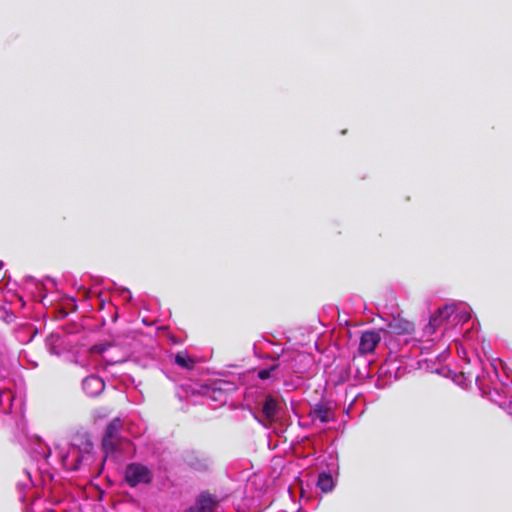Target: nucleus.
<instances>
[{
  "mask_svg": "<svg viewBox=\"0 0 512 512\" xmlns=\"http://www.w3.org/2000/svg\"><path fill=\"white\" fill-rule=\"evenodd\" d=\"M444 306L437 309L432 314L428 324L423 330V337L427 341H433L438 336L444 335L449 329H452L451 322L443 315Z\"/></svg>",
  "mask_w": 512,
  "mask_h": 512,
  "instance_id": "f257e3e1",
  "label": "nucleus"
},
{
  "mask_svg": "<svg viewBox=\"0 0 512 512\" xmlns=\"http://www.w3.org/2000/svg\"><path fill=\"white\" fill-rule=\"evenodd\" d=\"M153 479L152 471L140 463H131L125 469V480L131 487L148 484Z\"/></svg>",
  "mask_w": 512,
  "mask_h": 512,
  "instance_id": "f03ea898",
  "label": "nucleus"
},
{
  "mask_svg": "<svg viewBox=\"0 0 512 512\" xmlns=\"http://www.w3.org/2000/svg\"><path fill=\"white\" fill-rule=\"evenodd\" d=\"M280 409V402L274 397L268 395L265 397L262 403L261 415H255V418L264 427H268L270 424H272L274 421L278 419Z\"/></svg>",
  "mask_w": 512,
  "mask_h": 512,
  "instance_id": "7ed1b4c3",
  "label": "nucleus"
},
{
  "mask_svg": "<svg viewBox=\"0 0 512 512\" xmlns=\"http://www.w3.org/2000/svg\"><path fill=\"white\" fill-rule=\"evenodd\" d=\"M442 313L451 322L452 328L462 325L470 319L469 307L463 303L446 304Z\"/></svg>",
  "mask_w": 512,
  "mask_h": 512,
  "instance_id": "20e7f679",
  "label": "nucleus"
},
{
  "mask_svg": "<svg viewBox=\"0 0 512 512\" xmlns=\"http://www.w3.org/2000/svg\"><path fill=\"white\" fill-rule=\"evenodd\" d=\"M122 421L120 419L112 420L105 431V435L103 437L102 445L106 453L114 452L118 450L117 444L119 442L118 433L122 428Z\"/></svg>",
  "mask_w": 512,
  "mask_h": 512,
  "instance_id": "39448f33",
  "label": "nucleus"
},
{
  "mask_svg": "<svg viewBox=\"0 0 512 512\" xmlns=\"http://www.w3.org/2000/svg\"><path fill=\"white\" fill-rule=\"evenodd\" d=\"M381 336L377 331H365L360 337L359 353L369 354L372 353L375 347L379 344Z\"/></svg>",
  "mask_w": 512,
  "mask_h": 512,
  "instance_id": "423d86ee",
  "label": "nucleus"
},
{
  "mask_svg": "<svg viewBox=\"0 0 512 512\" xmlns=\"http://www.w3.org/2000/svg\"><path fill=\"white\" fill-rule=\"evenodd\" d=\"M84 392L91 397L99 395L105 387L104 381L98 376H88L82 382Z\"/></svg>",
  "mask_w": 512,
  "mask_h": 512,
  "instance_id": "0eeeda50",
  "label": "nucleus"
},
{
  "mask_svg": "<svg viewBox=\"0 0 512 512\" xmlns=\"http://www.w3.org/2000/svg\"><path fill=\"white\" fill-rule=\"evenodd\" d=\"M63 466L69 470H76L79 467L78 451L75 447L69 448L67 452L59 451Z\"/></svg>",
  "mask_w": 512,
  "mask_h": 512,
  "instance_id": "6e6552de",
  "label": "nucleus"
},
{
  "mask_svg": "<svg viewBox=\"0 0 512 512\" xmlns=\"http://www.w3.org/2000/svg\"><path fill=\"white\" fill-rule=\"evenodd\" d=\"M215 502L210 495L202 494L196 501L195 505L190 507L186 512H212Z\"/></svg>",
  "mask_w": 512,
  "mask_h": 512,
  "instance_id": "1a4fd4ad",
  "label": "nucleus"
},
{
  "mask_svg": "<svg viewBox=\"0 0 512 512\" xmlns=\"http://www.w3.org/2000/svg\"><path fill=\"white\" fill-rule=\"evenodd\" d=\"M390 331L395 334H406L413 330V324L409 321L394 320L389 324Z\"/></svg>",
  "mask_w": 512,
  "mask_h": 512,
  "instance_id": "9d476101",
  "label": "nucleus"
},
{
  "mask_svg": "<svg viewBox=\"0 0 512 512\" xmlns=\"http://www.w3.org/2000/svg\"><path fill=\"white\" fill-rule=\"evenodd\" d=\"M472 380L473 376L470 372H461L454 377V382L464 389H467L471 386ZM474 380L476 383H478L480 380V374H476L474 376Z\"/></svg>",
  "mask_w": 512,
  "mask_h": 512,
  "instance_id": "9b49d317",
  "label": "nucleus"
},
{
  "mask_svg": "<svg viewBox=\"0 0 512 512\" xmlns=\"http://www.w3.org/2000/svg\"><path fill=\"white\" fill-rule=\"evenodd\" d=\"M317 486L324 493L330 492L334 488V480L330 474L321 473L318 477Z\"/></svg>",
  "mask_w": 512,
  "mask_h": 512,
  "instance_id": "f8f14e48",
  "label": "nucleus"
},
{
  "mask_svg": "<svg viewBox=\"0 0 512 512\" xmlns=\"http://www.w3.org/2000/svg\"><path fill=\"white\" fill-rule=\"evenodd\" d=\"M13 399L14 397L10 390L0 391V407L4 412L8 413L11 411Z\"/></svg>",
  "mask_w": 512,
  "mask_h": 512,
  "instance_id": "ddd939ff",
  "label": "nucleus"
},
{
  "mask_svg": "<svg viewBox=\"0 0 512 512\" xmlns=\"http://www.w3.org/2000/svg\"><path fill=\"white\" fill-rule=\"evenodd\" d=\"M175 363L185 369H192L194 367V360L187 353H178L175 356Z\"/></svg>",
  "mask_w": 512,
  "mask_h": 512,
  "instance_id": "4468645a",
  "label": "nucleus"
},
{
  "mask_svg": "<svg viewBox=\"0 0 512 512\" xmlns=\"http://www.w3.org/2000/svg\"><path fill=\"white\" fill-rule=\"evenodd\" d=\"M314 419H318L322 423H327L332 419V413L328 408L318 407L314 410Z\"/></svg>",
  "mask_w": 512,
  "mask_h": 512,
  "instance_id": "2eb2a0df",
  "label": "nucleus"
},
{
  "mask_svg": "<svg viewBox=\"0 0 512 512\" xmlns=\"http://www.w3.org/2000/svg\"><path fill=\"white\" fill-rule=\"evenodd\" d=\"M273 369L274 368L260 370L258 373V377L262 380H266V379L270 378V375H271V372L273 371Z\"/></svg>",
  "mask_w": 512,
  "mask_h": 512,
  "instance_id": "dca6fc26",
  "label": "nucleus"
},
{
  "mask_svg": "<svg viewBox=\"0 0 512 512\" xmlns=\"http://www.w3.org/2000/svg\"><path fill=\"white\" fill-rule=\"evenodd\" d=\"M122 296H123L124 298H126V299H130V297H131L130 291H129V290H127V289L123 290V291H122Z\"/></svg>",
  "mask_w": 512,
  "mask_h": 512,
  "instance_id": "f3484780",
  "label": "nucleus"
}]
</instances>
